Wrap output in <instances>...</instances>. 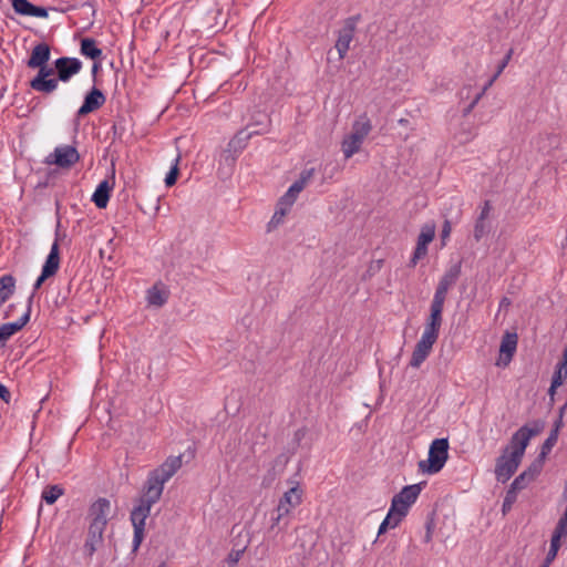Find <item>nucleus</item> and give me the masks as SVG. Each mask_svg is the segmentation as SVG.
<instances>
[{
	"mask_svg": "<svg viewBox=\"0 0 567 567\" xmlns=\"http://www.w3.org/2000/svg\"><path fill=\"white\" fill-rule=\"evenodd\" d=\"M261 120L256 121L255 123L249 124L246 128L239 131L238 134L236 135V140L238 142H246L254 135L267 133L270 120L265 114L261 115Z\"/></svg>",
	"mask_w": 567,
	"mask_h": 567,
	"instance_id": "a211bd4d",
	"label": "nucleus"
},
{
	"mask_svg": "<svg viewBox=\"0 0 567 567\" xmlns=\"http://www.w3.org/2000/svg\"><path fill=\"white\" fill-rule=\"evenodd\" d=\"M100 66H101V64L99 62H94V64L92 66V74H93V76H95V74L97 73Z\"/></svg>",
	"mask_w": 567,
	"mask_h": 567,
	"instance_id": "603ef678",
	"label": "nucleus"
},
{
	"mask_svg": "<svg viewBox=\"0 0 567 567\" xmlns=\"http://www.w3.org/2000/svg\"><path fill=\"white\" fill-rule=\"evenodd\" d=\"M556 389H557V388H553V383H551V384H550V388H549V391H548V393H549V395H550V398H551V399L554 398V394H555Z\"/></svg>",
	"mask_w": 567,
	"mask_h": 567,
	"instance_id": "bf43d9fd",
	"label": "nucleus"
},
{
	"mask_svg": "<svg viewBox=\"0 0 567 567\" xmlns=\"http://www.w3.org/2000/svg\"><path fill=\"white\" fill-rule=\"evenodd\" d=\"M372 131L371 120L367 114H361L352 124L351 132L344 136L341 143V150L346 159L352 157L355 153H358L367 138V136Z\"/></svg>",
	"mask_w": 567,
	"mask_h": 567,
	"instance_id": "20e7f679",
	"label": "nucleus"
},
{
	"mask_svg": "<svg viewBox=\"0 0 567 567\" xmlns=\"http://www.w3.org/2000/svg\"><path fill=\"white\" fill-rule=\"evenodd\" d=\"M51 56L50 47L45 42L38 43L32 49L27 66L38 69V74L30 81V87L35 92L51 94L58 89V80L49 79L54 72L48 66Z\"/></svg>",
	"mask_w": 567,
	"mask_h": 567,
	"instance_id": "f03ea898",
	"label": "nucleus"
},
{
	"mask_svg": "<svg viewBox=\"0 0 567 567\" xmlns=\"http://www.w3.org/2000/svg\"><path fill=\"white\" fill-rule=\"evenodd\" d=\"M106 101L105 95L103 92L96 87H93L84 97L83 104L80 106V109L76 112V115L79 117L84 116L91 112L96 111L100 109Z\"/></svg>",
	"mask_w": 567,
	"mask_h": 567,
	"instance_id": "dca6fc26",
	"label": "nucleus"
},
{
	"mask_svg": "<svg viewBox=\"0 0 567 567\" xmlns=\"http://www.w3.org/2000/svg\"><path fill=\"white\" fill-rule=\"evenodd\" d=\"M402 519L403 518L398 516L394 512H392L389 508V512H388L385 518L379 526L378 535L380 536L381 534L385 533L388 528H395L401 523Z\"/></svg>",
	"mask_w": 567,
	"mask_h": 567,
	"instance_id": "c756f323",
	"label": "nucleus"
},
{
	"mask_svg": "<svg viewBox=\"0 0 567 567\" xmlns=\"http://www.w3.org/2000/svg\"><path fill=\"white\" fill-rule=\"evenodd\" d=\"M430 539H431V532H430V530H427V533H426V535H425L424 540H425V542H430Z\"/></svg>",
	"mask_w": 567,
	"mask_h": 567,
	"instance_id": "052dcab7",
	"label": "nucleus"
},
{
	"mask_svg": "<svg viewBox=\"0 0 567 567\" xmlns=\"http://www.w3.org/2000/svg\"><path fill=\"white\" fill-rule=\"evenodd\" d=\"M561 425H563V419H560V415H559L558 420L555 423V427H554V429H557V433L559 432V429L561 427Z\"/></svg>",
	"mask_w": 567,
	"mask_h": 567,
	"instance_id": "864d4df0",
	"label": "nucleus"
},
{
	"mask_svg": "<svg viewBox=\"0 0 567 567\" xmlns=\"http://www.w3.org/2000/svg\"><path fill=\"white\" fill-rule=\"evenodd\" d=\"M354 32L355 21L353 19H348L338 32V39L334 45L340 60L346 58L347 52L350 49V44L354 38Z\"/></svg>",
	"mask_w": 567,
	"mask_h": 567,
	"instance_id": "4468645a",
	"label": "nucleus"
},
{
	"mask_svg": "<svg viewBox=\"0 0 567 567\" xmlns=\"http://www.w3.org/2000/svg\"><path fill=\"white\" fill-rule=\"evenodd\" d=\"M48 278H49V276H44V274L41 272V275L38 277V279L35 280V282L33 285V289L38 290L41 287V285L44 282V280Z\"/></svg>",
	"mask_w": 567,
	"mask_h": 567,
	"instance_id": "3c124183",
	"label": "nucleus"
},
{
	"mask_svg": "<svg viewBox=\"0 0 567 567\" xmlns=\"http://www.w3.org/2000/svg\"><path fill=\"white\" fill-rule=\"evenodd\" d=\"M32 299H33V296L31 295L28 299L25 312L17 321L6 323L7 324L6 329H8L12 334H14L19 330H21L29 322L30 315H31Z\"/></svg>",
	"mask_w": 567,
	"mask_h": 567,
	"instance_id": "c85d7f7f",
	"label": "nucleus"
},
{
	"mask_svg": "<svg viewBox=\"0 0 567 567\" xmlns=\"http://www.w3.org/2000/svg\"><path fill=\"white\" fill-rule=\"evenodd\" d=\"M540 429L524 425L512 436L509 445L496 461L495 476L498 482H507L518 468L530 439L539 433Z\"/></svg>",
	"mask_w": 567,
	"mask_h": 567,
	"instance_id": "f257e3e1",
	"label": "nucleus"
},
{
	"mask_svg": "<svg viewBox=\"0 0 567 567\" xmlns=\"http://www.w3.org/2000/svg\"><path fill=\"white\" fill-rule=\"evenodd\" d=\"M105 528L89 525L87 537L84 544V553L87 556H93L97 548L103 543V534Z\"/></svg>",
	"mask_w": 567,
	"mask_h": 567,
	"instance_id": "412c9836",
	"label": "nucleus"
},
{
	"mask_svg": "<svg viewBox=\"0 0 567 567\" xmlns=\"http://www.w3.org/2000/svg\"><path fill=\"white\" fill-rule=\"evenodd\" d=\"M6 328V323L0 326V343L3 346L6 344V341L12 336V333Z\"/></svg>",
	"mask_w": 567,
	"mask_h": 567,
	"instance_id": "a18cd8bd",
	"label": "nucleus"
},
{
	"mask_svg": "<svg viewBox=\"0 0 567 567\" xmlns=\"http://www.w3.org/2000/svg\"><path fill=\"white\" fill-rule=\"evenodd\" d=\"M435 237V224L427 223L423 225L421 228V233L419 234L416 247L414 249L413 256L410 260V266L415 267L417 261L426 256L427 254V245Z\"/></svg>",
	"mask_w": 567,
	"mask_h": 567,
	"instance_id": "1a4fd4ad",
	"label": "nucleus"
},
{
	"mask_svg": "<svg viewBox=\"0 0 567 567\" xmlns=\"http://www.w3.org/2000/svg\"><path fill=\"white\" fill-rule=\"evenodd\" d=\"M538 474L537 466L529 467L528 470L524 471L522 474H519L511 484L509 489L514 491L515 493L524 489Z\"/></svg>",
	"mask_w": 567,
	"mask_h": 567,
	"instance_id": "393cba45",
	"label": "nucleus"
},
{
	"mask_svg": "<svg viewBox=\"0 0 567 567\" xmlns=\"http://www.w3.org/2000/svg\"><path fill=\"white\" fill-rule=\"evenodd\" d=\"M279 502L288 506L290 509L296 508L302 502V489L298 485L290 487L282 495Z\"/></svg>",
	"mask_w": 567,
	"mask_h": 567,
	"instance_id": "cd10ccee",
	"label": "nucleus"
},
{
	"mask_svg": "<svg viewBox=\"0 0 567 567\" xmlns=\"http://www.w3.org/2000/svg\"><path fill=\"white\" fill-rule=\"evenodd\" d=\"M14 307H16V305H14V303H11V305L8 307V309H7L6 313H4V317H6V318H8V317L10 316V313H11L12 309H14Z\"/></svg>",
	"mask_w": 567,
	"mask_h": 567,
	"instance_id": "6e6d98bb",
	"label": "nucleus"
},
{
	"mask_svg": "<svg viewBox=\"0 0 567 567\" xmlns=\"http://www.w3.org/2000/svg\"><path fill=\"white\" fill-rule=\"evenodd\" d=\"M558 440L557 429H553L549 436L546 439V441L543 444L542 447V454L546 455L550 450L554 447Z\"/></svg>",
	"mask_w": 567,
	"mask_h": 567,
	"instance_id": "e433bc0d",
	"label": "nucleus"
},
{
	"mask_svg": "<svg viewBox=\"0 0 567 567\" xmlns=\"http://www.w3.org/2000/svg\"><path fill=\"white\" fill-rule=\"evenodd\" d=\"M315 174V168H308L301 172L300 177L293 183L295 185H299L302 190L308 182L312 178Z\"/></svg>",
	"mask_w": 567,
	"mask_h": 567,
	"instance_id": "4c0bfd02",
	"label": "nucleus"
},
{
	"mask_svg": "<svg viewBox=\"0 0 567 567\" xmlns=\"http://www.w3.org/2000/svg\"><path fill=\"white\" fill-rule=\"evenodd\" d=\"M511 56H512V50L505 55V58L499 63V65L497 68V71L495 72V74L492 76V79L485 85V86H487V89L494 83V81L501 75V73L507 66V64H508V62L511 60Z\"/></svg>",
	"mask_w": 567,
	"mask_h": 567,
	"instance_id": "58836bf2",
	"label": "nucleus"
},
{
	"mask_svg": "<svg viewBox=\"0 0 567 567\" xmlns=\"http://www.w3.org/2000/svg\"><path fill=\"white\" fill-rule=\"evenodd\" d=\"M486 90H487V86H484L480 92H477L475 94V96L473 97L471 103L464 109V115H467L473 111V109L478 103V101L482 99V96L484 95Z\"/></svg>",
	"mask_w": 567,
	"mask_h": 567,
	"instance_id": "a19ab883",
	"label": "nucleus"
},
{
	"mask_svg": "<svg viewBox=\"0 0 567 567\" xmlns=\"http://www.w3.org/2000/svg\"><path fill=\"white\" fill-rule=\"evenodd\" d=\"M292 509H290L288 506L284 505L281 502L278 503L276 509L274 511L279 515V517L285 518L287 515L290 514Z\"/></svg>",
	"mask_w": 567,
	"mask_h": 567,
	"instance_id": "c03bdc74",
	"label": "nucleus"
},
{
	"mask_svg": "<svg viewBox=\"0 0 567 567\" xmlns=\"http://www.w3.org/2000/svg\"><path fill=\"white\" fill-rule=\"evenodd\" d=\"M489 213H491L489 202H485L483 207H482L481 214H480V216L477 218L478 219L487 220Z\"/></svg>",
	"mask_w": 567,
	"mask_h": 567,
	"instance_id": "09e8293b",
	"label": "nucleus"
},
{
	"mask_svg": "<svg viewBox=\"0 0 567 567\" xmlns=\"http://www.w3.org/2000/svg\"><path fill=\"white\" fill-rule=\"evenodd\" d=\"M155 489L151 488L145 489V493L142 497H140L137 505L134 506V508L131 512V522L134 528V536H133V546L132 551L136 553L144 539V533H145V522L146 518L151 514L152 506L157 503L161 498L157 494H155Z\"/></svg>",
	"mask_w": 567,
	"mask_h": 567,
	"instance_id": "7ed1b4c3",
	"label": "nucleus"
},
{
	"mask_svg": "<svg viewBox=\"0 0 567 567\" xmlns=\"http://www.w3.org/2000/svg\"><path fill=\"white\" fill-rule=\"evenodd\" d=\"M449 458V440L445 437L432 441L426 460L419 462V471L424 474H436L445 465Z\"/></svg>",
	"mask_w": 567,
	"mask_h": 567,
	"instance_id": "39448f33",
	"label": "nucleus"
},
{
	"mask_svg": "<svg viewBox=\"0 0 567 567\" xmlns=\"http://www.w3.org/2000/svg\"><path fill=\"white\" fill-rule=\"evenodd\" d=\"M516 495H517V493H515L514 491H512V489L507 491L506 496L504 498V503H503V512H506L507 509L511 508L513 503L516 501Z\"/></svg>",
	"mask_w": 567,
	"mask_h": 567,
	"instance_id": "79ce46f5",
	"label": "nucleus"
},
{
	"mask_svg": "<svg viewBox=\"0 0 567 567\" xmlns=\"http://www.w3.org/2000/svg\"><path fill=\"white\" fill-rule=\"evenodd\" d=\"M282 519H284L282 517H279V515L274 512L271 514V526H270V528L274 529L276 526H278L280 524V522Z\"/></svg>",
	"mask_w": 567,
	"mask_h": 567,
	"instance_id": "8fccbe9b",
	"label": "nucleus"
},
{
	"mask_svg": "<svg viewBox=\"0 0 567 567\" xmlns=\"http://www.w3.org/2000/svg\"><path fill=\"white\" fill-rule=\"evenodd\" d=\"M468 91L470 89L468 87H464L461 90V97L464 99L465 97V92H466V97H468Z\"/></svg>",
	"mask_w": 567,
	"mask_h": 567,
	"instance_id": "4d7b16f0",
	"label": "nucleus"
},
{
	"mask_svg": "<svg viewBox=\"0 0 567 567\" xmlns=\"http://www.w3.org/2000/svg\"><path fill=\"white\" fill-rule=\"evenodd\" d=\"M12 7L16 13L27 17L48 18V10L43 7H37L28 0H12Z\"/></svg>",
	"mask_w": 567,
	"mask_h": 567,
	"instance_id": "6ab92c4d",
	"label": "nucleus"
},
{
	"mask_svg": "<svg viewBox=\"0 0 567 567\" xmlns=\"http://www.w3.org/2000/svg\"><path fill=\"white\" fill-rule=\"evenodd\" d=\"M561 499L566 503V507H565L563 516L558 519L556 526L560 527L561 529H566L567 530V480H566V483L564 485V489H563V494H561Z\"/></svg>",
	"mask_w": 567,
	"mask_h": 567,
	"instance_id": "ea45409f",
	"label": "nucleus"
},
{
	"mask_svg": "<svg viewBox=\"0 0 567 567\" xmlns=\"http://www.w3.org/2000/svg\"><path fill=\"white\" fill-rule=\"evenodd\" d=\"M461 274V266L453 265L441 277L433 299L445 302L449 290L455 285Z\"/></svg>",
	"mask_w": 567,
	"mask_h": 567,
	"instance_id": "ddd939ff",
	"label": "nucleus"
},
{
	"mask_svg": "<svg viewBox=\"0 0 567 567\" xmlns=\"http://www.w3.org/2000/svg\"><path fill=\"white\" fill-rule=\"evenodd\" d=\"M300 192L301 189L299 185L292 184L285 193V195L279 199L280 205L291 208Z\"/></svg>",
	"mask_w": 567,
	"mask_h": 567,
	"instance_id": "7c9ffc66",
	"label": "nucleus"
},
{
	"mask_svg": "<svg viewBox=\"0 0 567 567\" xmlns=\"http://www.w3.org/2000/svg\"><path fill=\"white\" fill-rule=\"evenodd\" d=\"M80 159V154L74 146L59 145L50 153L45 163L49 165H56L61 168H70Z\"/></svg>",
	"mask_w": 567,
	"mask_h": 567,
	"instance_id": "6e6552de",
	"label": "nucleus"
},
{
	"mask_svg": "<svg viewBox=\"0 0 567 567\" xmlns=\"http://www.w3.org/2000/svg\"><path fill=\"white\" fill-rule=\"evenodd\" d=\"M566 379H567V368L558 363L557 369L551 379L553 388L560 386Z\"/></svg>",
	"mask_w": 567,
	"mask_h": 567,
	"instance_id": "f704fd0d",
	"label": "nucleus"
},
{
	"mask_svg": "<svg viewBox=\"0 0 567 567\" xmlns=\"http://www.w3.org/2000/svg\"><path fill=\"white\" fill-rule=\"evenodd\" d=\"M111 512V502L104 497L96 499L89 508L87 517L91 526L106 527Z\"/></svg>",
	"mask_w": 567,
	"mask_h": 567,
	"instance_id": "9b49d317",
	"label": "nucleus"
},
{
	"mask_svg": "<svg viewBox=\"0 0 567 567\" xmlns=\"http://www.w3.org/2000/svg\"><path fill=\"white\" fill-rule=\"evenodd\" d=\"M567 536V530L560 527H555L550 539V547L542 567H549L551 561L556 558L557 553L561 546V538Z\"/></svg>",
	"mask_w": 567,
	"mask_h": 567,
	"instance_id": "5701e85b",
	"label": "nucleus"
},
{
	"mask_svg": "<svg viewBox=\"0 0 567 567\" xmlns=\"http://www.w3.org/2000/svg\"><path fill=\"white\" fill-rule=\"evenodd\" d=\"M16 290V278L12 275L0 277V307L11 298Z\"/></svg>",
	"mask_w": 567,
	"mask_h": 567,
	"instance_id": "a878e982",
	"label": "nucleus"
},
{
	"mask_svg": "<svg viewBox=\"0 0 567 567\" xmlns=\"http://www.w3.org/2000/svg\"><path fill=\"white\" fill-rule=\"evenodd\" d=\"M113 188V183L107 179L102 181L95 188L92 195V202L97 208H105L110 200V193Z\"/></svg>",
	"mask_w": 567,
	"mask_h": 567,
	"instance_id": "b1692460",
	"label": "nucleus"
},
{
	"mask_svg": "<svg viewBox=\"0 0 567 567\" xmlns=\"http://www.w3.org/2000/svg\"><path fill=\"white\" fill-rule=\"evenodd\" d=\"M517 340L518 338L516 333L506 332L503 336L499 347V360L497 362L498 365H507L511 362L517 348Z\"/></svg>",
	"mask_w": 567,
	"mask_h": 567,
	"instance_id": "f3484780",
	"label": "nucleus"
},
{
	"mask_svg": "<svg viewBox=\"0 0 567 567\" xmlns=\"http://www.w3.org/2000/svg\"><path fill=\"white\" fill-rule=\"evenodd\" d=\"M443 309H444V302L439 301L435 299H432L431 306H430V316L425 322V327L422 333L427 334L432 338L437 339L440 329L443 322Z\"/></svg>",
	"mask_w": 567,
	"mask_h": 567,
	"instance_id": "f8f14e48",
	"label": "nucleus"
},
{
	"mask_svg": "<svg viewBox=\"0 0 567 567\" xmlns=\"http://www.w3.org/2000/svg\"><path fill=\"white\" fill-rule=\"evenodd\" d=\"M60 250H59V241L58 238L53 241L50 252L45 259V262L42 267V271L44 276L52 277L56 274L60 267Z\"/></svg>",
	"mask_w": 567,
	"mask_h": 567,
	"instance_id": "4be33fe9",
	"label": "nucleus"
},
{
	"mask_svg": "<svg viewBox=\"0 0 567 567\" xmlns=\"http://www.w3.org/2000/svg\"><path fill=\"white\" fill-rule=\"evenodd\" d=\"M559 364L567 368V350L564 351L563 360H561V362H559Z\"/></svg>",
	"mask_w": 567,
	"mask_h": 567,
	"instance_id": "5fc2aeb1",
	"label": "nucleus"
},
{
	"mask_svg": "<svg viewBox=\"0 0 567 567\" xmlns=\"http://www.w3.org/2000/svg\"><path fill=\"white\" fill-rule=\"evenodd\" d=\"M178 163H179V156H177L174 159V164L172 165L169 172L167 173V175L165 177V185L167 187H171L176 183L177 175H178Z\"/></svg>",
	"mask_w": 567,
	"mask_h": 567,
	"instance_id": "c9c22d12",
	"label": "nucleus"
},
{
	"mask_svg": "<svg viewBox=\"0 0 567 567\" xmlns=\"http://www.w3.org/2000/svg\"><path fill=\"white\" fill-rule=\"evenodd\" d=\"M451 231H452V224L449 219H445L443 227H442V233H441V238H442L443 245H445V240L450 237Z\"/></svg>",
	"mask_w": 567,
	"mask_h": 567,
	"instance_id": "37998d69",
	"label": "nucleus"
},
{
	"mask_svg": "<svg viewBox=\"0 0 567 567\" xmlns=\"http://www.w3.org/2000/svg\"><path fill=\"white\" fill-rule=\"evenodd\" d=\"M182 466V455L169 456L161 466L148 474L146 488H154L158 496H162L164 485Z\"/></svg>",
	"mask_w": 567,
	"mask_h": 567,
	"instance_id": "423d86ee",
	"label": "nucleus"
},
{
	"mask_svg": "<svg viewBox=\"0 0 567 567\" xmlns=\"http://www.w3.org/2000/svg\"><path fill=\"white\" fill-rule=\"evenodd\" d=\"M63 494V489L58 485H52L42 492V499L47 504H53Z\"/></svg>",
	"mask_w": 567,
	"mask_h": 567,
	"instance_id": "473e14b6",
	"label": "nucleus"
},
{
	"mask_svg": "<svg viewBox=\"0 0 567 567\" xmlns=\"http://www.w3.org/2000/svg\"><path fill=\"white\" fill-rule=\"evenodd\" d=\"M169 297V290L163 282H156L146 291V301L150 306L163 307Z\"/></svg>",
	"mask_w": 567,
	"mask_h": 567,
	"instance_id": "aec40b11",
	"label": "nucleus"
},
{
	"mask_svg": "<svg viewBox=\"0 0 567 567\" xmlns=\"http://www.w3.org/2000/svg\"><path fill=\"white\" fill-rule=\"evenodd\" d=\"M54 68L56 70L58 83L69 82L72 76L76 75L82 69V62L78 58L62 56L54 61Z\"/></svg>",
	"mask_w": 567,
	"mask_h": 567,
	"instance_id": "9d476101",
	"label": "nucleus"
},
{
	"mask_svg": "<svg viewBox=\"0 0 567 567\" xmlns=\"http://www.w3.org/2000/svg\"><path fill=\"white\" fill-rule=\"evenodd\" d=\"M289 458L287 455L281 454L275 460V466H279V471H282L284 467L287 465Z\"/></svg>",
	"mask_w": 567,
	"mask_h": 567,
	"instance_id": "de8ad7c7",
	"label": "nucleus"
},
{
	"mask_svg": "<svg viewBox=\"0 0 567 567\" xmlns=\"http://www.w3.org/2000/svg\"><path fill=\"white\" fill-rule=\"evenodd\" d=\"M2 347H3V344L0 343V348H2Z\"/></svg>",
	"mask_w": 567,
	"mask_h": 567,
	"instance_id": "680f3d73",
	"label": "nucleus"
},
{
	"mask_svg": "<svg viewBox=\"0 0 567 567\" xmlns=\"http://www.w3.org/2000/svg\"><path fill=\"white\" fill-rule=\"evenodd\" d=\"M425 482L406 485L392 498L390 509L401 518H404L410 507L416 502Z\"/></svg>",
	"mask_w": 567,
	"mask_h": 567,
	"instance_id": "0eeeda50",
	"label": "nucleus"
},
{
	"mask_svg": "<svg viewBox=\"0 0 567 567\" xmlns=\"http://www.w3.org/2000/svg\"><path fill=\"white\" fill-rule=\"evenodd\" d=\"M491 230L489 223L484 219H476L474 225V238L476 241H480L484 236H486Z\"/></svg>",
	"mask_w": 567,
	"mask_h": 567,
	"instance_id": "72a5a7b5",
	"label": "nucleus"
},
{
	"mask_svg": "<svg viewBox=\"0 0 567 567\" xmlns=\"http://www.w3.org/2000/svg\"><path fill=\"white\" fill-rule=\"evenodd\" d=\"M0 399L6 402V403H9L10 399H11V394H10V391L8 390V388L2 384L0 382Z\"/></svg>",
	"mask_w": 567,
	"mask_h": 567,
	"instance_id": "49530a36",
	"label": "nucleus"
},
{
	"mask_svg": "<svg viewBox=\"0 0 567 567\" xmlns=\"http://www.w3.org/2000/svg\"><path fill=\"white\" fill-rule=\"evenodd\" d=\"M80 52L82 55L92 60H99L103 55L102 50L97 48L96 41L92 38H84L81 40Z\"/></svg>",
	"mask_w": 567,
	"mask_h": 567,
	"instance_id": "bb28decb",
	"label": "nucleus"
},
{
	"mask_svg": "<svg viewBox=\"0 0 567 567\" xmlns=\"http://www.w3.org/2000/svg\"><path fill=\"white\" fill-rule=\"evenodd\" d=\"M566 410H567V402L559 409L560 419H563Z\"/></svg>",
	"mask_w": 567,
	"mask_h": 567,
	"instance_id": "13d9d810",
	"label": "nucleus"
},
{
	"mask_svg": "<svg viewBox=\"0 0 567 567\" xmlns=\"http://www.w3.org/2000/svg\"><path fill=\"white\" fill-rule=\"evenodd\" d=\"M290 209H291L290 207L280 205V203L278 202V204L276 206V210L268 224L269 229L275 228L278 225H280L284 220V217L287 215L288 212H290Z\"/></svg>",
	"mask_w": 567,
	"mask_h": 567,
	"instance_id": "2f4dec72",
	"label": "nucleus"
},
{
	"mask_svg": "<svg viewBox=\"0 0 567 567\" xmlns=\"http://www.w3.org/2000/svg\"><path fill=\"white\" fill-rule=\"evenodd\" d=\"M436 340L437 339L422 333L413 350L410 365L413 368H419L431 353L433 344L436 342Z\"/></svg>",
	"mask_w": 567,
	"mask_h": 567,
	"instance_id": "2eb2a0df",
	"label": "nucleus"
}]
</instances>
